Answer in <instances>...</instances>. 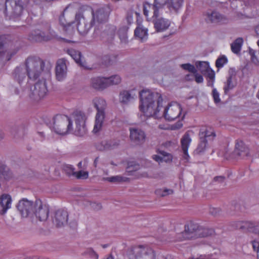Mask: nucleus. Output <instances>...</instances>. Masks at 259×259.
Here are the masks:
<instances>
[{"instance_id":"obj_27","label":"nucleus","mask_w":259,"mask_h":259,"mask_svg":"<svg viewBox=\"0 0 259 259\" xmlns=\"http://www.w3.org/2000/svg\"><path fill=\"white\" fill-rule=\"evenodd\" d=\"M184 0H166V6L171 13L177 14L182 8Z\"/></svg>"},{"instance_id":"obj_10","label":"nucleus","mask_w":259,"mask_h":259,"mask_svg":"<svg viewBox=\"0 0 259 259\" xmlns=\"http://www.w3.org/2000/svg\"><path fill=\"white\" fill-rule=\"evenodd\" d=\"M35 207L34 202L29 200L27 198H22L20 200L16 205V207L21 216L23 218L31 217L33 216V210Z\"/></svg>"},{"instance_id":"obj_59","label":"nucleus","mask_w":259,"mask_h":259,"mask_svg":"<svg viewBox=\"0 0 259 259\" xmlns=\"http://www.w3.org/2000/svg\"><path fill=\"white\" fill-rule=\"evenodd\" d=\"M206 73H207V77L208 79L214 80L215 73L213 70L210 68L209 70L207 71Z\"/></svg>"},{"instance_id":"obj_36","label":"nucleus","mask_w":259,"mask_h":259,"mask_svg":"<svg viewBox=\"0 0 259 259\" xmlns=\"http://www.w3.org/2000/svg\"><path fill=\"white\" fill-rule=\"evenodd\" d=\"M59 22L60 25L62 26L64 31H67L70 29H72L71 25L74 23L73 21L67 22L65 18L64 14H62L59 17Z\"/></svg>"},{"instance_id":"obj_61","label":"nucleus","mask_w":259,"mask_h":259,"mask_svg":"<svg viewBox=\"0 0 259 259\" xmlns=\"http://www.w3.org/2000/svg\"><path fill=\"white\" fill-rule=\"evenodd\" d=\"M225 177L224 176H216L214 177L213 181L214 182H218L219 183H222L224 182Z\"/></svg>"},{"instance_id":"obj_23","label":"nucleus","mask_w":259,"mask_h":259,"mask_svg":"<svg viewBox=\"0 0 259 259\" xmlns=\"http://www.w3.org/2000/svg\"><path fill=\"white\" fill-rule=\"evenodd\" d=\"M12 198L10 195L3 194L0 196V214H4L11 208Z\"/></svg>"},{"instance_id":"obj_2","label":"nucleus","mask_w":259,"mask_h":259,"mask_svg":"<svg viewBox=\"0 0 259 259\" xmlns=\"http://www.w3.org/2000/svg\"><path fill=\"white\" fill-rule=\"evenodd\" d=\"M110 14L108 7H101L94 11L91 8L84 11H80L75 15V20L77 23V29L79 33L85 35L96 23L106 22Z\"/></svg>"},{"instance_id":"obj_56","label":"nucleus","mask_w":259,"mask_h":259,"mask_svg":"<svg viewBox=\"0 0 259 259\" xmlns=\"http://www.w3.org/2000/svg\"><path fill=\"white\" fill-rule=\"evenodd\" d=\"M133 14L132 11L128 12L126 14V19L128 25H131L133 22Z\"/></svg>"},{"instance_id":"obj_22","label":"nucleus","mask_w":259,"mask_h":259,"mask_svg":"<svg viewBox=\"0 0 259 259\" xmlns=\"http://www.w3.org/2000/svg\"><path fill=\"white\" fill-rule=\"evenodd\" d=\"M234 153L242 158H244L248 156L249 150L242 140H237L236 141Z\"/></svg>"},{"instance_id":"obj_50","label":"nucleus","mask_w":259,"mask_h":259,"mask_svg":"<svg viewBox=\"0 0 259 259\" xmlns=\"http://www.w3.org/2000/svg\"><path fill=\"white\" fill-rule=\"evenodd\" d=\"M157 152L158 154L161 155L162 157H164L165 162H169L172 161V156L170 154L160 150H158Z\"/></svg>"},{"instance_id":"obj_58","label":"nucleus","mask_w":259,"mask_h":259,"mask_svg":"<svg viewBox=\"0 0 259 259\" xmlns=\"http://www.w3.org/2000/svg\"><path fill=\"white\" fill-rule=\"evenodd\" d=\"M254 251H256L258 254L259 253V242L253 240L251 242Z\"/></svg>"},{"instance_id":"obj_25","label":"nucleus","mask_w":259,"mask_h":259,"mask_svg":"<svg viewBox=\"0 0 259 259\" xmlns=\"http://www.w3.org/2000/svg\"><path fill=\"white\" fill-rule=\"evenodd\" d=\"M135 96L134 90H122L119 93V101L120 103L126 105L134 100Z\"/></svg>"},{"instance_id":"obj_8","label":"nucleus","mask_w":259,"mask_h":259,"mask_svg":"<svg viewBox=\"0 0 259 259\" xmlns=\"http://www.w3.org/2000/svg\"><path fill=\"white\" fill-rule=\"evenodd\" d=\"M26 6L19 2V0H6L4 14L11 18H18L21 16L24 7Z\"/></svg>"},{"instance_id":"obj_39","label":"nucleus","mask_w":259,"mask_h":259,"mask_svg":"<svg viewBox=\"0 0 259 259\" xmlns=\"http://www.w3.org/2000/svg\"><path fill=\"white\" fill-rule=\"evenodd\" d=\"M108 83V87L110 85L118 84L121 82V77L118 75H112L109 77H106Z\"/></svg>"},{"instance_id":"obj_16","label":"nucleus","mask_w":259,"mask_h":259,"mask_svg":"<svg viewBox=\"0 0 259 259\" xmlns=\"http://www.w3.org/2000/svg\"><path fill=\"white\" fill-rule=\"evenodd\" d=\"M68 213L64 209H60L56 211L53 218V223L58 227L64 226L68 222Z\"/></svg>"},{"instance_id":"obj_14","label":"nucleus","mask_w":259,"mask_h":259,"mask_svg":"<svg viewBox=\"0 0 259 259\" xmlns=\"http://www.w3.org/2000/svg\"><path fill=\"white\" fill-rule=\"evenodd\" d=\"M152 22L156 32H163L167 30L170 25V21L160 17L159 15L152 16Z\"/></svg>"},{"instance_id":"obj_30","label":"nucleus","mask_w":259,"mask_h":259,"mask_svg":"<svg viewBox=\"0 0 259 259\" xmlns=\"http://www.w3.org/2000/svg\"><path fill=\"white\" fill-rule=\"evenodd\" d=\"M135 35L142 40L146 39L148 36V30L139 25L135 30Z\"/></svg>"},{"instance_id":"obj_44","label":"nucleus","mask_w":259,"mask_h":259,"mask_svg":"<svg viewBox=\"0 0 259 259\" xmlns=\"http://www.w3.org/2000/svg\"><path fill=\"white\" fill-rule=\"evenodd\" d=\"M174 191L172 189H164L163 190L161 189H157L155 190V194L157 195L160 196L161 197H164L169 194H172Z\"/></svg>"},{"instance_id":"obj_24","label":"nucleus","mask_w":259,"mask_h":259,"mask_svg":"<svg viewBox=\"0 0 259 259\" xmlns=\"http://www.w3.org/2000/svg\"><path fill=\"white\" fill-rule=\"evenodd\" d=\"M204 15L205 21L207 22L218 23L226 20L225 17L216 11L207 12Z\"/></svg>"},{"instance_id":"obj_33","label":"nucleus","mask_w":259,"mask_h":259,"mask_svg":"<svg viewBox=\"0 0 259 259\" xmlns=\"http://www.w3.org/2000/svg\"><path fill=\"white\" fill-rule=\"evenodd\" d=\"M67 53L69 55L74 61L80 66H83L81 62V53L73 49H68Z\"/></svg>"},{"instance_id":"obj_64","label":"nucleus","mask_w":259,"mask_h":259,"mask_svg":"<svg viewBox=\"0 0 259 259\" xmlns=\"http://www.w3.org/2000/svg\"><path fill=\"white\" fill-rule=\"evenodd\" d=\"M214 80L208 79L207 85L208 87H213Z\"/></svg>"},{"instance_id":"obj_31","label":"nucleus","mask_w":259,"mask_h":259,"mask_svg":"<svg viewBox=\"0 0 259 259\" xmlns=\"http://www.w3.org/2000/svg\"><path fill=\"white\" fill-rule=\"evenodd\" d=\"M243 42V40L242 38L238 37L236 39L231 45L232 51L235 54H239L241 51Z\"/></svg>"},{"instance_id":"obj_28","label":"nucleus","mask_w":259,"mask_h":259,"mask_svg":"<svg viewBox=\"0 0 259 259\" xmlns=\"http://www.w3.org/2000/svg\"><path fill=\"white\" fill-rule=\"evenodd\" d=\"M201 138H208L209 140H213L215 137V134L213 129L209 127H203L200 128L199 134Z\"/></svg>"},{"instance_id":"obj_13","label":"nucleus","mask_w":259,"mask_h":259,"mask_svg":"<svg viewBox=\"0 0 259 259\" xmlns=\"http://www.w3.org/2000/svg\"><path fill=\"white\" fill-rule=\"evenodd\" d=\"M181 111L182 109L179 105H169L164 109L162 116L166 120L172 121L180 116Z\"/></svg>"},{"instance_id":"obj_45","label":"nucleus","mask_w":259,"mask_h":259,"mask_svg":"<svg viewBox=\"0 0 259 259\" xmlns=\"http://www.w3.org/2000/svg\"><path fill=\"white\" fill-rule=\"evenodd\" d=\"M174 191L172 189H164L163 190L161 189H157L155 190V194L157 195L160 196L161 197H164L169 194H172Z\"/></svg>"},{"instance_id":"obj_38","label":"nucleus","mask_w":259,"mask_h":259,"mask_svg":"<svg viewBox=\"0 0 259 259\" xmlns=\"http://www.w3.org/2000/svg\"><path fill=\"white\" fill-rule=\"evenodd\" d=\"M200 142L198 144L197 149L195 150V152L197 154H200L203 153L206 149L207 140L205 138H201L199 137Z\"/></svg>"},{"instance_id":"obj_11","label":"nucleus","mask_w":259,"mask_h":259,"mask_svg":"<svg viewBox=\"0 0 259 259\" xmlns=\"http://www.w3.org/2000/svg\"><path fill=\"white\" fill-rule=\"evenodd\" d=\"M47 92L46 81H39L31 88L29 97L34 101H39L46 96Z\"/></svg>"},{"instance_id":"obj_32","label":"nucleus","mask_w":259,"mask_h":259,"mask_svg":"<svg viewBox=\"0 0 259 259\" xmlns=\"http://www.w3.org/2000/svg\"><path fill=\"white\" fill-rule=\"evenodd\" d=\"M10 132L16 139L22 138L24 135V128L22 126H13L11 127Z\"/></svg>"},{"instance_id":"obj_52","label":"nucleus","mask_w":259,"mask_h":259,"mask_svg":"<svg viewBox=\"0 0 259 259\" xmlns=\"http://www.w3.org/2000/svg\"><path fill=\"white\" fill-rule=\"evenodd\" d=\"M211 94L213 99L214 102L215 104H218L221 102L220 94L215 88H213Z\"/></svg>"},{"instance_id":"obj_63","label":"nucleus","mask_w":259,"mask_h":259,"mask_svg":"<svg viewBox=\"0 0 259 259\" xmlns=\"http://www.w3.org/2000/svg\"><path fill=\"white\" fill-rule=\"evenodd\" d=\"M194 259H209V256L205 254L200 255L198 257H194Z\"/></svg>"},{"instance_id":"obj_4","label":"nucleus","mask_w":259,"mask_h":259,"mask_svg":"<svg viewBox=\"0 0 259 259\" xmlns=\"http://www.w3.org/2000/svg\"><path fill=\"white\" fill-rule=\"evenodd\" d=\"M45 62L39 57H28L25 62V68L28 78L33 80L37 79L45 69Z\"/></svg>"},{"instance_id":"obj_47","label":"nucleus","mask_w":259,"mask_h":259,"mask_svg":"<svg viewBox=\"0 0 259 259\" xmlns=\"http://www.w3.org/2000/svg\"><path fill=\"white\" fill-rule=\"evenodd\" d=\"M227 62L228 59L227 57L223 55L217 59L215 61V66L218 68H221Z\"/></svg>"},{"instance_id":"obj_26","label":"nucleus","mask_w":259,"mask_h":259,"mask_svg":"<svg viewBox=\"0 0 259 259\" xmlns=\"http://www.w3.org/2000/svg\"><path fill=\"white\" fill-rule=\"evenodd\" d=\"M238 227L240 229L256 233L258 230L259 224L257 222L253 221H245L240 223Z\"/></svg>"},{"instance_id":"obj_9","label":"nucleus","mask_w":259,"mask_h":259,"mask_svg":"<svg viewBox=\"0 0 259 259\" xmlns=\"http://www.w3.org/2000/svg\"><path fill=\"white\" fill-rule=\"evenodd\" d=\"M199 225L193 222L187 223L184 226V230L177 235L176 238L179 241L198 238Z\"/></svg>"},{"instance_id":"obj_20","label":"nucleus","mask_w":259,"mask_h":259,"mask_svg":"<svg viewBox=\"0 0 259 259\" xmlns=\"http://www.w3.org/2000/svg\"><path fill=\"white\" fill-rule=\"evenodd\" d=\"M106 78L103 77H95L91 79L90 85L97 91H103L108 88Z\"/></svg>"},{"instance_id":"obj_53","label":"nucleus","mask_w":259,"mask_h":259,"mask_svg":"<svg viewBox=\"0 0 259 259\" xmlns=\"http://www.w3.org/2000/svg\"><path fill=\"white\" fill-rule=\"evenodd\" d=\"M152 9V5L148 2H145L143 5V13L146 17L148 16V13L150 9Z\"/></svg>"},{"instance_id":"obj_43","label":"nucleus","mask_w":259,"mask_h":259,"mask_svg":"<svg viewBox=\"0 0 259 259\" xmlns=\"http://www.w3.org/2000/svg\"><path fill=\"white\" fill-rule=\"evenodd\" d=\"M102 40L104 42L108 44L111 43L114 38V34L111 32L109 34H107L105 32L102 33Z\"/></svg>"},{"instance_id":"obj_7","label":"nucleus","mask_w":259,"mask_h":259,"mask_svg":"<svg viewBox=\"0 0 259 259\" xmlns=\"http://www.w3.org/2000/svg\"><path fill=\"white\" fill-rule=\"evenodd\" d=\"M57 36L56 32L51 29L49 25L48 32L41 31L38 29H33L28 33L27 39L31 42H41L57 38Z\"/></svg>"},{"instance_id":"obj_62","label":"nucleus","mask_w":259,"mask_h":259,"mask_svg":"<svg viewBox=\"0 0 259 259\" xmlns=\"http://www.w3.org/2000/svg\"><path fill=\"white\" fill-rule=\"evenodd\" d=\"M152 158L158 162H162L164 161V157H162V156L158 155H153L152 156Z\"/></svg>"},{"instance_id":"obj_1","label":"nucleus","mask_w":259,"mask_h":259,"mask_svg":"<svg viewBox=\"0 0 259 259\" xmlns=\"http://www.w3.org/2000/svg\"><path fill=\"white\" fill-rule=\"evenodd\" d=\"M71 118L65 115L57 114L54 117L53 130L59 135H64L73 132L78 137L87 133L85 116L83 112L76 110L71 114Z\"/></svg>"},{"instance_id":"obj_57","label":"nucleus","mask_w":259,"mask_h":259,"mask_svg":"<svg viewBox=\"0 0 259 259\" xmlns=\"http://www.w3.org/2000/svg\"><path fill=\"white\" fill-rule=\"evenodd\" d=\"M195 77V80L198 83H202L203 82V76L199 74L197 71L195 73H193Z\"/></svg>"},{"instance_id":"obj_46","label":"nucleus","mask_w":259,"mask_h":259,"mask_svg":"<svg viewBox=\"0 0 259 259\" xmlns=\"http://www.w3.org/2000/svg\"><path fill=\"white\" fill-rule=\"evenodd\" d=\"M180 67L183 69L187 70L193 74L197 72V69L195 67L190 63L182 64L180 65Z\"/></svg>"},{"instance_id":"obj_40","label":"nucleus","mask_w":259,"mask_h":259,"mask_svg":"<svg viewBox=\"0 0 259 259\" xmlns=\"http://www.w3.org/2000/svg\"><path fill=\"white\" fill-rule=\"evenodd\" d=\"M62 170L63 172L68 176H74L75 171L74 167L70 164H63L62 166Z\"/></svg>"},{"instance_id":"obj_51","label":"nucleus","mask_w":259,"mask_h":259,"mask_svg":"<svg viewBox=\"0 0 259 259\" xmlns=\"http://www.w3.org/2000/svg\"><path fill=\"white\" fill-rule=\"evenodd\" d=\"M249 52L251 56V60L252 62L255 64H258L259 63V60L256 56V53L257 52L255 50L250 48L249 49Z\"/></svg>"},{"instance_id":"obj_41","label":"nucleus","mask_w":259,"mask_h":259,"mask_svg":"<svg viewBox=\"0 0 259 259\" xmlns=\"http://www.w3.org/2000/svg\"><path fill=\"white\" fill-rule=\"evenodd\" d=\"M82 255L83 256H88L94 259H98L99 257L98 254L91 247L87 248L84 252H82Z\"/></svg>"},{"instance_id":"obj_55","label":"nucleus","mask_w":259,"mask_h":259,"mask_svg":"<svg viewBox=\"0 0 259 259\" xmlns=\"http://www.w3.org/2000/svg\"><path fill=\"white\" fill-rule=\"evenodd\" d=\"M209 212L211 215L217 217L221 213V209L220 208L211 207L209 209Z\"/></svg>"},{"instance_id":"obj_3","label":"nucleus","mask_w":259,"mask_h":259,"mask_svg":"<svg viewBox=\"0 0 259 259\" xmlns=\"http://www.w3.org/2000/svg\"><path fill=\"white\" fill-rule=\"evenodd\" d=\"M140 104L139 108L144 114L148 117H160L159 111L163 108V99L157 92H152L144 89L139 93Z\"/></svg>"},{"instance_id":"obj_17","label":"nucleus","mask_w":259,"mask_h":259,"mask_svg":"<svg viewBox=\"0 0 259 259\" xmlns=\"http://www.w3.org/2000/svg\"><path fill=\"white\" fill-rule=\"evenodd\" d=\"M66 60L60 59L58 60L56 66V77L58 81L63 80L67 75Z\"/></svg>"},{"instance_id":"obj_34","label":"nucleus","mask_w":259,"mask_h":259,"mask_svg":"<svg viewBox=\"0 0 259 259\" xmlns=\"http://www.w3.org/2000/svg\"><path fill=\"white\" fill-rule=\"evenodd\" d=\"M152 5V10H153L154 16L159 15V11L163 8L166 6V0L163 2H161L159 0H154V3Z\"/></svg>"},{"instance_id":"obj_18","label":"nucleus","mask_w":259,"mask_h":259,"mask_svg":"<svg viewBox=\"0 0 259 259\" xmlns=\"http://www.w3.org/2000/svg\"><path fill=\"white\" fill-rule=\"evenodd\" d=\"M27 71L25 67L18 66L16 67L12 72V77L13 80L21 85L26 80Z\"/></svg>"},{"instance_id":"obj_54","label":"nucleus","mask_w":259,"mask_h":259,"mask_svg":"<svg viewBox=\"0 0 259 259\" xmlns=\"http://www.w3.org/2000/svg\"><path fill=\"white\" fill-rule=\"evenodd\" d=\"M119 37L122 42L126 43L127 42V36L126 33L124 31L119 30Z\"/></svg>"},{"instance_id":"obj_5","label":"nucleus","mask_w":259,"mask_h":259,"mask_svg":"<svg viewBox=\"0 0 259 259\" xmlns=\"http://www.w3.org/2000/svg\"><path fill=\"white\" fill-rule=\"evenodd\" d=\"M128 259H155L154 250L147 245H139L131 247L127 251Z\"/></svg>"},{"instance_id":"obj_12","label":"nucleus","mask_w":259,"mask_h":259,"mask_svg":"<svg viewBox=\"0 0 259 259\" xmlns=\"http://www.w3.org/2000/svg\"><path fill=\"white\" fill-rule=\"evenodd\" d=\"M49 214V209L45 205H43L40 199L35 200V207L33 210V215L40 222L46 221Z\"/></svg>"},{"instance_id":"obj_21","label":"nucleus","mask_w":259,"mask_h":259,"mask_svg":"<svg viewBox=\"0 0 259 259\" xmlns=\"http://www.w3.org/2000/svg\"><path fill=\"white\" fill-rule=\"evenodd\" d=\"M191 142L190 135L188 132L185 133L181 139V148L183 152V158L188 160L190 156L188 154V149Z\"/></svg>"},{"instance_id":"obj_60","label":"nucleus","mask_w":259,"mask_h":259,"mask_svg":"<svg viewBox=\"0 0 259 259\" xmlns=\"http://www.w3.org/2000/svg\"><path fill=\"white\" fill-rule=\"evenodd\" d=\"M109 142H110L111 149L116 148L120 144L119 140L110 141Z\"/></svg>"},{"instance_id":"obj_48","label":"nucleus","mask_w":259,"mask_h":259,"mask_svg":"<svg viewBox=\"0 0 259 259\" xmlns=\"http://www.w3.org/2000/svg\"><path fill=\"white\" fill-rule=\"evenodd\" d=\"M97 149L100 151L110 150V142L107 141H102L100 144L97 146Z\"/></svg>"},{"instance_id":"obj_42","label":"nucleus","mask_w":259,"mask_h":259,"mask_svg":"<svg viewBox=\"0 0 259 259\" xmlns=\"http://www.w3.org/2000/svg\"><path fill=\"white\" fill-rule=\"evenodd\" d=\"M234 86L232 83V76L230 75L225 82V85L224 87L225 94H227L229 91L234 88Z\"/></svg>"},{"instance_id":"obj_6","label":"nucleus","mask_w":259,"mask_h":259,"mask_svg":"<svg viewBox=\"0 0 259 259\" xmlns=\"http://www.w3.org/2000/svg\"><path fill=\"white\" fill-rule=\"evenodd\" d=\"M94 107L97 110L95 117V123L93 130L95 134L99 133L102 128L105 117V109L107 104L105 100L100 98H96L93 100Z\"/></svg>"},{"instance_id":"obj_37","label":"nucleus","mask_w":259,"mask_h":259,"mask_svg":"<svg viewBox=\"0 0 259 259\" xmlns=\"http://www.w3.org/2000/svg\"><path fill=\"white\" fill-rule=\"evenodd\" d=\"M103 180L110 183H116L128 181L129 179L120 176H115L111 177L103 178Z\"/></svg>"},{"instance_id":"obj_35","label":"nucleus","mask_w":259,"mask_h":259,"mask_svg":"<svg viewBox=\"0 0 259 259\" xmlns=\"http://www.w3.org/2000/svg\"><path fill=\"white\" fill-rule=\"evenodd\" d=\"M195 66L203 74L206 73V72L209 71L210 68L208 63L204 61H197L195 63Z\"/></svg>"},{"instance_id":"obj_19","label":"nucleus","mask_w":259,"mask_h":259,"mask_svg":"<svg viewBox=\"0 0 259 259\" xmlns=\"http://www.w3.org/2000/svg\"><path fill=\"white\" fill-rule=\"evenodd\" d=\"M13 47V42L9 35L0 36V58L5 56L6 53Z\"/></svg>"},{"instance_id":"obj_29","label":"nucleus","mask_w":259,"mask_h":259,"mask_svg":"<svg viewBox=\"0 0 259 259\" xmlns=\"http://www.w3.org/2000/svg\"><path fill=\"white\" fill-rule=\"evenodd\" d=\"M198 231V238L212 236L215 233L214 229L212 228H206L200 226H199Z\"/></svg>"},{"instance_id":"obj_49","label":"nucleus","mask_w":259,"mask_h":259,"mask_svg":"<svg viewBox=\"0 0 259 259\" xmlns=\"http://www.w3.org/2000/svg\"><path fill=\"white\" fill-rule=\"evenodd\" d=\"M74 177L78 179H87L89 177V172L82 170L75 171Z\"/></svg>"},{"instance_id":"obj_15","label":"nucleus","mask_w":259,"mask_h":259,"mask_svg":"<svg viewBox=\"0 0 259 259\" xmlns=\"http://www.w3.org/2000/svg\"><path fill=\"white\" fill-rule=\"evenodd\" d=\"M130 138L137 145L143 144L146 140V134L143 131L138 127L130 128Z\"/></svg>"}]
</instances>
